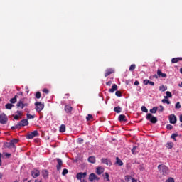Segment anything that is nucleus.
<instances>
[{
	"instance_id": "nucleus-1",
	"label": "nucleus",
	"mask_w": 182,
	"mask_h": 182,
	"mask_svg": "<svg viewBox=\"0 0 182 182\" xmlns=\"http://www.w3.org/2000/svg\"><path fill=\"white\" fill-rule=\"evenodd\" d=\"M158 170L160 174H162V176H168V174H170V169L166 165H159Z\"/></svg>"
},
{
	"instance_id": "nucleus-2",
	"label": "nucleus",
	"mask_w": 182,
	"mask_h": 182,
	"mask_svg": "<svg viewBox=\"0 0 182 182\" xmlns=\"http://www.w3.org/2000/svg\"><path fill=\"white\" fill-rule=\"evenodd\" d=\"M35 106L36 110V112H38V113H41V112H42V109L45 108V104L41 102H35Z\"/></svg>"
},
{
	"instance_id": "nucleus-3",
	"label": "nucleus",
	"mask_w": 182,
	"mask_h": 182,
	"mask_svg": "<svg viewBox=\"0 0 182 182\" xmlns=\"http://www.w3.org/2000/svg\"><path fill=\"white\" fill-rule=\"evenodd\" d=\"M146 120H149V122H151V123H153L154 124H155V123L157 122V117L153 116V114L149 113L146 114Z\"/></svg>"
},
{
	"instance_id": "nucleus-4",
	"label": "nucleus",
	"mask_w": 182,
	"mask_h": 182,
	"mask_svg": "<svg viewBox=\"0 0 182 182\" xmlns=\"http://www.w3.org/2000/svg\"><path fill=\"white\" fill-rule=\"evenodd\" d=\"M0 123L1 124H6L8 123V117L4 113L0 114Z\"/></svg>"
},
{
	"instance_id": "nucleus-5",
	"label": "nucleus",
	"mask_w": 182,
	"mask_h": 182,
	"mask_svg": "<svg viewBox=\"0 0 182 182\" xmlns=\"http://www.w3.org/2000/svg\"><path fill=\"white\" fill-rule=\"evenodd\" d=\"M36 136H39V133L37 130H35L33 132L28 133L26 135V139H33V137H36Z\"/></svg>"
},
{
	"instance_id": "nucleus-6",
	"label": "nucleus",
	"mask_w": 182,
	"mask_h": 182,
	"mask_svg": "<svg viewBox=\"0 0 182 182\" xmlns=\"http://www.w3.org/2000/svg\"><path fill=\"white\" fill-rule=\"evenodd\" d=\"M89 181L90 182H93L95 181V180H97V181H99V180H100V178L99 177H97V176L96 174H95L94 173H91L89 176V178H88Z\"/></svg>"
},
{
	"instance_id": "nucleus-7",
	"label": "nucleus",
	"mask_w": 182,
	"mask_h": 182,
	"mask_svg": "<svg viewBox=\"0 0 182 182\" xmlns=\"http://www.w3.org/2000/svg\"><path fill=\"white\" fill-rule=\"evenodd\" d=\"M39 176H41V171H39V170L33 169L31 171V177H33V178H37Z\"/></svg>"
},
{
	"instance_id": "nucleus-8",
	"label": "nucleus",
	"mask_w": 182,
	"mask_h": 182,
	"mask_svg": "<svg viewBox=\"0 0 182 182\" xmlns=\"http://www.w3.org/2000/svg\"><path fill=\"white\" fill-rule=\"evenodd\" d=\"M169 122L171 124H176V123H177V117H176L174 114L169 116Z\"/></svg>"
},
{
	"instance_id": "nucleus-9",
	"label": "nucleus",
	"mask_w": 182,
	"mask_h": 182,
	"mask_svg": "<svg viewBox=\"0 0 182 182\" xmlns=\"http://www.w3.org/2000/svg\"><path fill=\"white\" fill-rule=\"evenodd\" d=\"M56 160L58 163V164L56 165V168L58 171H60V170H61L62 168V166H63V161L59 158H57Z\"/></svg>"
},
{
	"instance_id": "nucleus-10",
	"label": "nucleus",
	"mask_w": 182,
	"mask_h": 182,
	"mask_svg": "<svg viewBox=\"0 0 182 182\" xmlns=\"http://www.w3.org/2000/svg\"><path fill=\"white\" fill-rule=\"evenodd\" d=\"M86 176H87V173L80 172V173H77L76 178H77V180H82V178H85V177H86Z\"/></svg>"
},
{
	"instance_id": "nucleus-11",
	"label": "nucleus",
	"mask_w": 182,
	"mask_h": 182,
	"mask_svg": "<svg viewBox=\"0 0 182 182\" xmlns=\"http://www.w3.org/2000/svg\"><path fill=\"white\" fill-rule=\"evenodd\" d=\"M18 124L19 127H22L24 126H28V124H29V122H28L27 119H23L21 120Z\"/></svg>"
},
{
	"instance_id": "nucleus-12",
	"label": "nucleus",
	"mask_w": 182,
	"mask_h": 182,
	"mask_svg": "<svg viewBox=\"0 0 182 182\" xmlns=\"http://www.w3.org/2000/svg\"><path fill=\"white\" fill-rule=\"evenodd\" d=\"M28 103H23V101L20 100L17 104L16 106L18 108L21 107V109H23V107H28Z\"/></svg>"
},
{
	"instance_id": "nucleus-13",
	"label": "nucleus",
	"mask_w": 182,
	"mask_h": 182,
	"mask_svg": "<svg viewBox=\"0 0 182 182\" xmlns=\"http://www.w3.org/2000/svg\"><path fill=\"white\" fill-rule=\"evenodd\" d=\"M125 181L127 182H137V180L134 179V178L132 177L130 175H127L125 176Z\"/></svg>"
},
{
	"instance_id": "nucleus-14",
	"label": "nucleus",
	"mask_w": 182,
	"mask_h": 182,
	"mask_svg": "<svg viewBox=\"0 0 182 182\" xmlns=\"http://www.w3.org/2000/svg\"><path fill=\"white\" fill-rule=\"evenodd\" d=\"M41 174H42L43 178H45L46 180L47 178H48V177H49V172L46 169L43 170L41 171Z\"/></svg>"
},
{
	"instance_id": "nucleus-15",
	"label": "nucleus",
	"mask_w": 182,
	"mask_h": 182,
	"mask_svg": "<svg viewBox=\"0 0 182 182\" xmlns=\"http://www.w3.org/2000/svg\"><path fill=\"white\" fill-rule=\"evenodd\" d=\"M101 160L103 164H106V166H112V161H110V160H109L108 159L103 158Z\"/></svg>"
},
{
	"instance_id": "nucleus-16",
	"label": "nucleus",
	"mask_w": 182,
	"mask_h": 182,
	"mask_svg": "<svg viewBox=\"0 0 182 182\" xmlns=\"http://www.w3.org/2000/svg\"><path fill=\"white\" fill-rule=\"evenodd\" d=\"M64 110L65 112H66V113H72V110H73V108L70 105H65Z\"/></svg>"
},
{
	"instance_id": "nucleus-17",
	"label": "nucleus",
	"mask_w": 182,
	"mask_h": 182,
	"mask_svg": "<svg viewBox=\"0 0 182 182\" xmlns=\"http://www.w3.org/2000/svg\"><path fill=\"white\" fill-rule=\"evenodd\" d=\"M112 73H114V70L113 69H107L106 70V73L105 74V77H107V76H109V75H112Z\"/></svg>"
},
{
	"instance_id": "nucleus-18",
	"label": "nucleus",
	"mask_w": 182,
	"mask_h": 182,
	"mask_svg": "<svg viewBox=\"0 0 182 182\" xmlns=\"http://www.w3.org/2000/svg\"><path fill=\"white\" fill-rule=\"evenodd\" d=\"M104 171H105V168H103L102 167H97L96 168V173L98 174V176H100V174H102Z\"/></svg>"
},
{
	"instance_id": "nucleus-19",
	"label": "nucleus",
	"mask_w": 182,
	"mask_h": 182,
	"mask_svg": "<svg viewBox=\"0 0 182 182\" xmlns=\"http://www.w3.org/2000/svg\"><path fill=\"white\" fill-rule=\"evenodd\" d=\"M157 75L159 77H167V74L163 73L161 72V70H157Z\"/></svg>"
},
{
	"instance_id": "nucleus-20",
	"label": "nucleus",
	"mask_w": 182,
	"mask_h": 182,
	"mask_svg": "<svg viewBox=\"0 0 182 182\" xmlns=\"http://www.w3.org/2000/svg\"><path fill=\"white\" fill-rule=\"evenodd\" d=\"M117 90V85L114 84L111 89L109 90V93H114Z\"/></svg>"
},
{
	"instance_id": "nucleus-21",
	"label": "nucleus",
	"mask_w": 182,
	"mask_h": 182,
	"mask_svg": "<svg viewBox=\"0 0 182 182\" xmlns=\"http://www.w3.org/2000/svg\"><path fill=\"white\" fill-rule=\"evenodd\" d=\"M182 60V57L173 58L171 59V63H177Z\"/></svg>"
},
{
	"instance_id": "nucleus-22",
	"label": "nucleus",
	"mask_w": 182,
	"mask_h": 182,
	"mask_svg": "<svg viewBox=\"0 0 182 182\" xmlns=\"http://www.w3.org/2000/svg\"><path fill=\"white\" fill-rule=\"evenodd\" d=\"M119 122H127L126 115L120 114L118 118Z\"/></svg>"
},
{
	"instance_id": "nucleus-23",
	"label": "nucleus",
	"mask_w": 182,
	"mask_h": 182,
	"mask_svg": "<svg viewBox=\"0 0 182 182\" xmlns=\"http://www.w3.org/2000/svg\"><path fill=\"white\" fill-rule=\"evenodd\" d=\"M66 132V125L65 124H61L60 127V133H65Z\"/></svg>"
},
{
	"instance_id": "nucleus-24",
	"label": "nucleus",
	"mask_w": 182,
	"mask_h": 182,
	"mask_svg": "<svg viewBox=\"0 0 182 182\" xmlns=\"http://www.w3.org/2000/svg\"><path fill=\"white\" fill-rule=\"evenodd\" d=\"M89 163H92V164H95L96 163V158L95 156H90L88 158Z\"/></svg>"
},
{
	"instance_id": "nucleus-25",
	"label": "nucleus",
	"mask_w": 182,
	"mask_h": 182,
	"mask_svg": "<svg viewBox=\"0 0 182 182\" xmlns=\"http://www.w3.org/2000/svg\"><path fill=\"white\" fill-rule=\"evenodd\" d=\"M17 97H18V95H15L13 98H11L10 100V103L12 105V104H14V103H16L17 102Z\"/></svg>"
},
{
	"instance_id": "nucleus-26",
	"label": "nucleus",
	"mask_w": 182,
	"mask_h": 182,
	"mask_svg": "<svg viewBox=\"0 0 182 182\" xmlns=\"http://www.w3.org/2000/svg\"><path fill=\"white\" fill-rule=\"evenodd\" d=\"M116 160V164H118V166H123V161H122V159H120V158L117 157Z\"/></svg>"
},
{
	"instance_id": "nucleus-27",
	"label": "nucleus",
	"mask_w": 182,
	"mask_h": 182,
	"mask_svg": "<svg viewBox=\"0 0 182 182\" xmlns=\"http://www.w3.org/2000/svg\"><path fill=\"white\" fill-rule=\"evenodd\" d=\"M173 146H174V143H173V142H168V143L166 144V147L167 149H173Z\"/></svg>"
},
{
	"instance_id": "nucleus-28",
	"label": "nucleus",
	"mask_w": 182,
	"mask_h": 182,
	"mask_svg": "<svg viewBox=\"0 0 182 182\" xmlns=\"http://www.w3.org/2000/svg\"><path fill=\"white\" fill-rule=\"evenodd\" d=\"M6 109H7V110H11V109H12V107H14V105L11 103H7L5 105Z\"/></svg>"
},
{
	"instance_id": "nucleus-29",
	"label": "nucleus",
	"mask_w": 182,
	"mask_h": 182,
	"mask_svg": "<svg viewBox=\"0 0 182 182\" xmlns=\"http://www.w3.org/2000/svg\"><path fill=\"white\" fill-rule=\"evenodd\" d=\"M114 112H115V113H121L122 112V107H120L119 106L114 107Z\"/></svg>"
},
{
	"instance_id": "nucleus-30",
	"label": "nucleus",
	"mask_w": 182,
	"mask_h": 182,
	"mask_svg": "<svg viewBox=\"0 0 182 182\" xmlns=\"http://www.w3.org/2000/svg\"><path fill=\"white\" fill-rule=\"evenodd\" d=\"M159 90H160V92H166V90H167V87L161 85L159 88Z\"/></svg>"
},
{
	"instance_id": "nucleus-31",
	"label": "nucleus",
	"mask_w": 182,
	"mask_h": 182,
	"mask_svg": "<svg viewBox=\"0 0 182 182\" xmlns=\"http://www.w3.org/2000/svg\"><path fill=\"white\" fill-rule=\"evenodd\" d=\"M173 95H171V92L170 91L166 92V96H164L165 99H168V97H172Z\"/></svg>"
},
{
	"instance_id": "nucleus-32",
	"label": "nucleus",
	"mask_w": 182,
	"mask_h": 182,
	"mask_svg": "<svg viewBox=\"0 0 182 182\" xmlns=\"http://www.w3.org/2000/svg\"><path fill=\"white\" fill-rule=\"evenodd\" d=\"M134 69H136V64H132L130 65L129 70V72H133Z\"/></svg>"
},
{
	"instance_id": "nucleus-33",
	"label": "nucleus",
	"mask_w": 182,
	"mask_h": 182,
	"mask_svg": "<svg viewBox=\"0 0 182 182\" xmlns=\"http://www.w3.org/2000/svg\"><path fill=\"white\" fill-rule=\"evenodd\" d=\"M162 103H166V105H171V102L168 100V98H165L162 100Z\"/></svg>"
},
{
	"instance_id": "nucleus-34",
	"label": "nucleus",
	"mask_w": 182,
	"mask_h": 182,
	"mask_svg": "<svg viewBox=\"0 0 182 182\" xmlns=\"http://www.w3.org/2000/svg\"><path fill=\"white\" fill-rule=\"evenodd\" d=\"M141 112H144V113H149V109L145 106H142L141 107Z\"/></svg>"
},
{
	"instance_id": "nucleus-35",
	"label": "nucleus",
	"mask_w": 182,
	"mask_h": 182,
	"mask_svg": "<svg viewBox=\"0 0 182 182\" xmlns=\"http://www.w3.org/2000/svg\"><path fill=\"white\" fill-rule=\"evenodd\" d=\"M105 177L104 178L105 180H106V181H109L110 180L109 178L110 176L109 175V173L107 172H105Z\"/></svg>"
},
{
	"instance_id": "nucleus-36",
	"label": "nucleus",
	"mask_w": 182,
	"mask_h": 182,
	"mask_svg": "<svg viewBox=\"0 0 182 182\" xmlns=\"http://www.w3.org/2000/svg\"><path fill=\"white\" fill-rule=\"evenodd\" d=\"M178 136V134H172V135L171 136V139H173L174 141H177V139H176V137H177Z\"/></svg>"
},
{
	"instance_id": "nucleus-37",
	"label": "nucleus",
	"mask_w": 182,
	"mask_h": 182,
	"mask_svg": "<svg viewBox=\"0 0 182 182\" xmlns=\"http://www.w3.org/2000/svg\"><path fill=\"white\" fill-rule=\"evenodd\" d=\"M157 107H154L152 109H150L151 113H157Z\"/></svg>"
},
{
	"instance_id": "nucleus-38",
	"label": "nucleus",
	"mask_w": 182,
	"mask_h": 182,
	"mask_svg": "<svg viewBox=\"0 0 182 182\" xmlns=\"http://www.w3.org/2000/svg\"><path fill=\"white\" fill-rule=\"evenodd\" d=\"M92 119H93V116L90 114H89L87 117H86V120L87 122H89L90 120H92Z\"/></svg>"
},
{
	"instance_id": "nucleus-39",
	"label": "nucleus",
	"mask_w": 182,
	"mask_h": 182,
	"mask_svg": "<svg viewBox=\"0 0 182 182\" xmlns=\"http://www.w3.org/2000/svg\"><path fill=\"white\" fill-rule=\"evenodd\" d=\"M69 173V171H68L67 168H64L62 172V176H66Z\"/></svg>"
},
{
	"instance_id": "nucleus-40",
	"label": "nucleus",
	"mask_w": 182,
	"mask_h": 182,
	"mask_svg": "<svg viewBox=\"0 0 182 182\" xmlns=\"http://www.w3.org/2000/svg\"><path fill=\"white\" fill-rule=\"evenodd\" d=\"M27 119H35V115H31V114H26Z\"/></svg>"
},
{
	"instance_id": "nucleus-41",
	"label": "nucleus",
	"mask_w": 182,
	"mask_h": 182,
	"mask_svg": "<svg viewBox=\"0 0 182 182\" xmlns=\"http://www.w3.org/2000/svg\"><path fill=\"white\" fill-rule=\"evenodd\" d=\"M175 107H176V109H181V105L180 104V102H178L175 105Z\"/></svg>"
},
{
	"instance_id": "nucleus-42",
	"label": "nucleus",
	"mask_w": 182,
	"mask_h": 182,
	"mask_svg": "<svg viewBox=\"0 0 182 182\" xmlns=\"http://www.w3.org/2000/svg\"><path fill=\"white\" fill-rule=\"evenodd\" d=\"M4 147H6V149H11V145L9 142L4 143Z\"/></svg>"
},
{
	"instance_id": "nucleus-43",
	"label": "nucleus",
	"mask_w": 182,
	"mask_h": 182,
	"mask_svg": "<svg viewBox=\"0 0 182 182\" xmlns=\"http://www.w3.org/2000/svg\"><path fill=\"white\" fill-rule=\"evenodd\" d=\"M115 95L118 97H122V92H120V91H116Z\"/></svg>"
},
{
	"instance_id": "nucleus-44",
	"label": "nucleus",
	"mask_w": 182,
	"mask_h": 182,
	"mask_svg": "<svg viewBox=\"0 0 182 182\" xmlns=\"http://www.w3.org/2000/svg\"><path fill=\"white\" fill-rule=\"evenodd\" d=\"M12 142H13V144L15 146L16 144H18L19 140L16 139H12L11 140Z\"/></svg>"
},
{
	"instance_id": "nucleus-45",
	"label": "nucleus",
	"mask_w": 182,
	"mask_h": 182,
	"mask_svg": "<svg viewBox=\"0 0 182 182\" xmlns=\"http://www.w3.org/2000/svg\"><path fill=\"white\" fill-rule=\"evenodd\" d=\"M36 99H41V92H37L36 93Z\"/></svg>"
},
{
	"instance_id": "nucleus-46",
	"label": "nucleus",
	"mask_w": 182,
	"mask_h": 182,
	"mask_svg": "<svg viewBox=\"0 0 182 182\" xmlns=\"http://www.w3.org/2000/svg\"><path fill=\"white\" fill-rule=\"evenodd\" d=\"M9 143L10 144V147H13V149H16V146L14 144L11 140Z\"/></svg>"
},
{
	"instance_id": "nucleus-47",
	"label": "nucleus",
	"mask_w": 182,
	"mask_h": 182,
	"mask_svg": "<svg viewBox=\"0 0 182 182\" xmlns=\"http://www.w3.org/2000/svg\"><path fill=\"white\" fill-rule=\"evenodd\" d=\"M136 149H137V146H134V147H133V149H132V154H136Z\"/></svg>"
},
{
	"instance_id": "nucleus-48",
	"label": "nucleus",
	"mask_w": 182,
	"mask_h": 182,
	"mask_svg": "<svg viewBox=\"0 0 182 182\" xmlns=\"http://www.w3.org/2000/svg\"><path fill=\"white\" fill-rule=\"evenodd\" d=\"M166 182H175V181H174V178H168L166 181Z\"/></svg>"
},
{
	"instance_id": "nucleus-49",
	"label": "nucleus",
	"mask_w": 182,
	"mask_h": 182,
	"mask_svg": "<svg viewBox=\"0 0 182 182\" xmlns=\"http://www.w3.org/2000/svg\"><path fill=\"white\" fill-rule=\"evenodd\" d=\"M166 129H167L168 130H171V129H173V125H171V124H168V125L166 126Z\"/></svg>"
},
{
	"instance_id": "nucleus-50",
	"label": "nucleus",
	"mask_w": 182,
	"mask_h": 182,
	"mask_svg": "<svg viewBox=\"0 0 182 182\" xmlns=\"http://www.w3.org/2000/svg\"><path fill=\"white\" fill-rule=\"evenodd\" d=\"M149 82H150L149 80H144L143 81L144 85H149Z\"/></svg>"
},
{
	"instance_id": "nucleus-51",
	"label": "nucleus",
	"mask_w": 182,
	"mask_h": 182,
	"mask_svg": "<svg viewBox=\"0 0 182 182\" xmlns=\"http://www.w3.org/2000/svg\"><path fill=\"white\" fill-rule=\"evenodd\" d=\"M16 129H19V125L18 124H17L16 126L14 127H11V130H15Z\"/></svg>"
},
{
	"instance_id": "nucleus-52",
	"label": "nucleus",
	"mask_w": 182,
	"mask_h": 182,
	"mask_svg": "<svg viewBox=\"0 0 182 182\" xmlns=\"http://www.w3.org/2000/svg\"><path fill=\"white\" fill-rule=\"evenodd\" d=\"M43 93H46V95H48L49 93V90L45 88L43 90Z\"/></svg>"
},
{
	"instance_id": "nucleus-53",
	"label": "nucleus",
	"mask_w": 182,
	"mask_h": 182,
	"mask_svg": "<svg viewBox=\"0 0 182 182\" xmlns=\"http://www.w3.org/2000/svg\"><path fill=\"white\" fill-rule=\"evenodd\" d=\"M78 143H79V144H82V143H83V139H82V138H78Z\"/></svg>"
},
{
	"instance_id": "nucleus-54",
	"label": "nucleus",
	"mask_w": 182,
	"mask_h": 182,
	"mask_svg": "<svg viewBox=\"0 0 182 182\" xmlns=\"http://www.w3.org/2000/svg\"><path fill=\"white\" fill-rule=\"evenodd\" d=\"M14 120H18L19 119V115H14Z\"/></svg>"
},
{
	"instance_id": "nucleus-55",
	"label": "nucleus",
	"mask_w": 182,
	"mask_h": 182,
	"mask_svg": "<svg viewBox=\"0 0 182 182\" xmlns=\"http://www.w3.org/2000/svg\"><path fill=\"white\" fill-rule=\"evenodd\" d=\"M5 156L7 159H9L11 157V154H9V153H6L5 154Z\"/></svg>"
},
{
	"instance_id": "nucleus-56",
	"label": "nucleus",
	"mask_w": 182,
	"mask_h": 182,
	"mask_svg": "<svg viewBox=\"0 0 182 182\" xmlns=\"http://www.w3.org/2000/svg\"><path fill=\"white\" fill-rule=\"evenodd\" d=\"M160 112H163L164 110V107H163V105H160Z\"/></svg>"
},
{
	"instance_id": "nucleus-57",
	"label": "nucleus",
	"mask_w": 182,
	"mask_h": 182,
	"mask_svg": "<svg viewBox=\"0 0 182 182\" xmlns=\"http://www.w3.org/2000/svg\"><path fill=\"white\" fill-rule=\"evenodd\" d=\"M16 113L18 114V116H22V112L21 111H17Z\"/></svg>"
},
{
	"instance_id": "nucleus-58",
	"label": "nucleus",
	"mask_w": 182,
	"mask_h": 182,
	"mask_svg": "<svg viewBox=\"0 0 182 182\" xmlns=\"http://www.w3.org/2000/svg\"><path fill=\"white\" fill-rule=\"evenodd\" d=\"M107 86H112V81H109L106 83Z\"/></svg>"
},
{
	"instance_id": "nucleus-59",
	"label": "nucleus",
	"mask_w": 182,
	"mask_h": 182,
	"mask_svg": "<svg viewBox=\"0 0 182 182\" xmlns=\"http://www.w3.org/2000/svg\"><path fill=\"white\" fill-rule=\"evenodd\" d=\"M149 85H151V86H154V82L153 81L149 80Z\"/></svg>"
},
{
	"instance_id": "nucleus-60",
	"label": "nucleus",
	"mask_w": 182,
	"mask_h": 182,
	"mask_svg": "<svg viewBox=\"0 0 182 182\" xmlns=\"http://www.w3.org/2000/svg\"><path fill=\"white\" fill-rule=\"evenodd\" d=\"M139 84H140V83L139 82V81H135V82H134V85H135V86H139Z\"/></svg>"
},
{
	"instance_id": "nucleus-61",
	"label": "nucleus",
	"mask_w": 182,
	"mask_h": 182,
	"mask_svg": "<svg viewBox=\"0 0 182 182\" xmlns=\"http://www.w3.org/2000/svg\"><path fill=\"white\" fill-rule=\"evenodd\" d=\"M2 157V154H0V166H2V160L1 158Z\"/></svg>"
},
{
	"instance_id": "nucleus-62",
	"label": "nucleus",
	"mask_w": 182,
	"mask_h": 182,
	"mask_svg": "<svg viewBox=\"0 0 182 182\" xmlns=\"http://www.w3.org/2000/svg\"><path fill=\"white\" fill-rule=\"evenodd\" d=\"M35 182H42V178H41V179H36Z\"/></svg>"
},
{
	"instance_id": "nucleus-63",
	"label": "nucleus",
	"mask_w": 182,
	"mask_h": 182,
	"mask_svg": "<svg viewBox=\"0 0 182 182\" xmlns=\"http://www.w3.org/2000/svg\"><path fill=\"white\" fill-rule=\"evenodd\" d=\"M179 121L181 122V123H182V115H180V117H179Z\"/></svg>"
},
{
	"instance_id": "nucleus-64",
	"label": "nucleus",
	"mask_w": 182,
	"mask_h": 182,
	"mask_svg": "<svg viewBox=\"0 0 182 182\" xmlns=\"http://www.w3.org/2000/svg\"><path fill=\"white\" fill-rule=\"evenodd\" d=\"M2 177H4V175L2 174V173H0V180H2Z\"/></svg>"
}]
</instances>
